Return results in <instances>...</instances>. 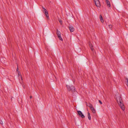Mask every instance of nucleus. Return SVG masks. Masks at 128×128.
<instances>
[{"instance_id":"nucleus-1","label":"nucleus","mask_w":128,"mask_h":128,"mask_svg":"<svg viewBox=\"0 0 128 128\" xmlns=\"http://www.w3.org/2000/svg\"><path fill=\"white\" fill-rule=\"evenodd\" d=\"M116 100L120 106V108L123 110H125L124 106L122 100L120 96H118L116 98Z\"/></svg>"},{"instance_id":"nucleus-2","label":"nucleus","mask_w":128,"mask_h":128,"mask_svg":"<svg viewBox=\"0 0 128 128\" xmlns=\"http://www.w3.org/2000/svg\"><path fill=\"white\" fill-rule=\"evenodd\" d=\"M66 86L68 90L69 91H71L72 92H74L75 91V89L74 86H69L66 85Z\"/></svg>"},{"instance_id":"nucleus-3","label":"nucleus","mask_w":128,"mask_h":128,"mask_svg":"<svg viewBox=\"0 0 128 128\" xmlns=\"http://www.w3.org/2000/svg\"><path fill=\"white\" fill-rule=\"evenodd\" d=\"M42 8L44 9V10L43 11L44 12L47 18L49 19V17L48 16V11L46 10L45 9L44 7H42Z\"/></svg>"},{"instance_id":"nucleus-4","label":"nucleus","mask_w":128,"mask_h":128,"mask_svg":"<svg viewBox=\"0 0 128 128\" xmlns=\"http://www.w3.org/2000/svg\"><path fill=\"white\" fill-rule=\"evenodd\" d=\"M96 6L100 8L101 5L99 0H95L94 1Z\"/></svg>"},{"instance_id":"nucleus-5","label":"nucleus","mask_w":128,"mask_h":128,"mask_svg":"<svg viewBox=\"0 0 128 128\" xmlns=\"http://www.w3.org/2000/svg\"><path fill=\"white\" fill-rule=\"evenodd\" d=\"M78 114L79 116L81 117L82 118H84L85 117V116L84 114L82 113V112L80 110L77 111Z\"/></svg>"},{"instance_id":"nucleus-6","label":"nucleus","mask_w":128,"mask_h":128,"mask_svg":"<svg viewBox=\"0 0 128 128\" xmlns=\"http://www.w3.org/2000/svg\"><path fill=\"white\" fill-rule=\"evenodd\" d=\"M68 28L70 29V30L71 32H73L74 30V27L71 26H69Z\"/></svg>"},{"instance_id":"nucleus-7","label":"nucleus","mask_w":128,"mask_h":128,"mask_svg":"<svg viewBox=\"0 0 128 128\" xmlns=\"http://www.w3.org/2000/svg\"><path fill=\"white\" fill-rule=\"evenodd\" d=\"M106 1L107 6L109 7H110L111 6L110 3L108 0H106Z\"/></svg>"},{"instance_id":"nucleus-8","label":"nucleus","mask_w":128,"mask_h":128,"mask_svg":"<svg viewBox=\"0 0 128 128\" xmlns=\"http://www.w3.org/2000/svg\"><path fill=\"white\" fill-rule=\"evenodd\" d=\"M91 110L92 111L94 114H95L96 112V111L94 108L93 106L90 108Z\"/></svg>"},{"instance_id":"nucleus-9","label":"nucleus","mask_w":128,"mask_h":128,"mask_svg":"<svg viewBox=\"0 0 128 128\" xmlns=\"http://www.w3.org/2000/svg\"><path fill=\"white\" fill-rule=\"evenodd\" d=\"M60 32L59 31L58 29H56V34L58 37L60 36Z\"/></svg>"},{"instance_id":"nucleus-10","label":"nucleus","mask_w":128,"mask_h":128,"mask_svg":"<svg viewBox=\"0 0 128 128\" xmlns=\"http://www.w3.org/2000/svg\"><path fill=\"white\" fill-rule=\"evenodd\" d=\"M89 44L91 50H93V46L92 44L90 43H89Z\"/></svg>"},{"instance_id":"nucleus-11","label":"nucleus","mask_w":128,"mask_h":128,"mask_svg":"<svg viewBox=\"0 0 128 128\" xmlns=\"http://www.w3.org/2000/svg\"><path fill=\"white\" fill-rule=\"evenodd\" d=\"M100 21H101V22H104V20H103L102 17V16L101 15H100Z\"/></svg>"},{"instance_id":"nucleus-12","label":"nucleus","mask_w":128,"mask_h":128,"mask_svg":"<svg viewBox=\"0 0 128 128\" xmlns=\"http://www.w3.org/2000/svg\"><path fill=\"white\" fill-rule=\"evenodd\" d=\"M88 118L89 120H90L91 119V118L90 116V114L89 112H88Z\"/></svg>"},{"instance_id":"nucleus-13","label":"nucleus","mask_w":128,"mask_h":128,"mask_svg":"<svg viewBox=\"0 0 128 128\" xmlns=\"http://www.w3.org/2000/svg\"><path fill=\"white\" fill-rule=\"evenodd\" d=\"M88 106L90 108L93 107L92 105L90 103H89Z\"/></svg>"},{"instance_id":"nucleus-14","label":"nucleus","mask_w":128,"mask_h":128,"mask_svg":"<svg viewBox=\"0 0 128 128\" xmlns=\"http://www.w3.org/2000/svg\"><path fill=\"white\" fill-rule=\"evenodd\" d=\"M58 37L59 38L60 40H61L62 41H63V40L62 39L61 37L60 36H60H58Z\"/></svg>"},{"instance_id":"nucleus-15","label":"nucleus","mask_w":128,"mask_h":128,"mask_svg":"<svg viewBox=\"0 0 128 128\" xmlns=\"http://www.w3.org/2000/svg\"><path fill=\"white\" fill-rule=\"evenodd\" d=\"M59 22L60 23V24H62V20H59Z\"/></svg>"},{"instance_id":"nucleus-16","label":"nucleus","mask_w":128,"mask_h":128,"mask_svg":"<svg viewBox=\"0 0 128 128\" xmlns=\"http://www.w3.org/2000/svg\"><path fill=\"white\" fill-rule=\"evenodd\" d=\"M110 28H111L112 27V25H109L108 26Z\"/></svg>"},{"instance_id":"nucleus-17","label":"nucleus","mask_w":128,"mask_h":128,"mask_svg":"<svg viewBox=\"0 0 128 128\" xmlns=\"http://www.w3.org/2000/svg\"><path fill=\"white\" fill-rule=\"evenodd\" d=\"M0 123L2 124H3V122H2V120H1L0 121Z\"/></svg>"},{"instance_id":"nucleus-18","label":"nucleus","mask_w":128,"mask_h":128,"mask_svg":"<svg viewBox=\"0 0 128 128\" xmlns=\"http://www.w3.org/2000/svg\"><path fill=\"white\" fill-rule=\"evenodd\" d=\"M98 101H99V102L101 104H102V102H101V101L100 100H98Z\"/></svg>"},{"instance_id":"nucleus-19","label":"nucleus","mask_w":128,"mask_h":128,"mask_svg":"<svg viewBox=\"0 0 128 128\" xmlns=\"http://www.w3.org/2000/svg\"><path fill=\"white\" fill-rule=\"evenodd\" d=\"M18 67H17V69H16V71L18 72Z\"/></svg>"},{"instance_id":"nucleus-20","label":"nucleus","mask_w":128,"mask_h":128,"mask_svg":"<svg viewBox=\"0 0 128 128\" xmlns=\"http://www.w3.org/2000/svg\"><path fill=\"white\" fill-rule=\"evenodd\" d=\"M18 74L19 75H20L19 73H20V72L19 71H18Z\"/></svg>"},{"instance_id":"nucleus-21","label":"nucleus","mask_w":128,"mask_h":128,"mask_svg":"<svg viewBox=\"0 0 128 128\" xmlns=\"http://www.w3.org/2000/svg\"><path fill=\"white\" fill-rule=\"evenodd\" d=\"M30 98H32V96H30Z\"/></svg>"}]
</instances>
